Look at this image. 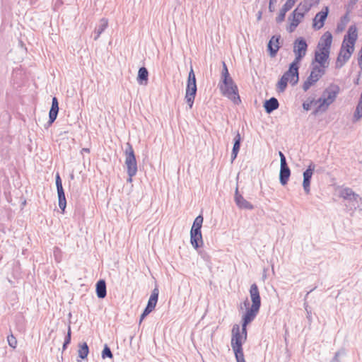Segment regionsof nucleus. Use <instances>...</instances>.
<instances>
[{
  "label": "nucleus",
  "mask_w": 362,
  "mask_h": 362,
  "mask_svg": "<svg viewBox=\"0 0 362 362\" xmlns=\"http://www.w3.org/2000/svg\"><path fill=\"white\" fill-rule=\"evenodd\" d=\"M339 87L335 84H331L323 91L322 96L315 100L314 98H308L303 103V107L308 111L313 105H317L313 112V115H316L318 112H325L329 106L334 103L338 93H339Z\"/></svg>",
  "instance_id": "f257e3e1"
},
{
  "label": "nucleus",
  "mask_w": 362,
  "mask_h": 362,
  "mask_svg": "<svg viewBox=\"0 0 362 362\" xmlns=\"http://www.w3.org/2000/svg\"><path fill=\"white\" fill-rule=\"evenodd\" d=\"M358 37L356 25L349 28L347 35L344 36L342 45L336 62V68L339 69L349 59L354 50V45Z\"/></svg>",
  "instance_id": "f03ea898"
},
{
  "label": "nucleus",
  "mask_w": 362,
  "mask_h": 362,
  "mask_svg": "<svg viewBox=\"0 0 362 362\" xmlns=\"http://www.w3.org/2000/svg\"><path fill=\"white\" fill-rule=\"evenodd\" d=\"M246 339L245 336L240 334V326L234 325L232 329L231 347L237 362H246L242 347Z\"/></svg>",
  "instance_id": "7ed1b4c3"
},
{
  "label": "nucleus",
  "mask_w": 362,
  "mask_h": 362,
  "mask_svg": "<svg viewBox=\"0 0 362 362\" xmlns=\"http://www.w3.org/2000/svg\"><path fill=\"white\" fill-rule=\"evenodd\" d=\"M339 197L347 201L346 206L350 210L354 211L357 208L362 206V197L355 193L352 189L349 187H342L339 191Z\"/></svg>",
  "instance_id": "20e7f679"
},
{
  "label": "nucleus",
  "mask_w": 362,
  "mask_h": 362,
  "mask_svg": "<svg viewBox=\"0 0 362 362\" xmlns=\"http://www.w3.org/2000/svg\"><path fill=\"white\" fill-rule=\"evenodd\" d=\"M218 86L223 95L228 98L235 103L240 102L238 87L232 78H223L221 81Z\"/></svg>",
  "instance_id": "39448f33"
},
{
  "label": "nucleus",
  "mask_w": 362,
  "mask_h": 362,
  "mask_svg": "<svg viewBox=\"0 0 362 362\" xmlns=\"http://www.w3.org/2000/svg\"><path fill=\"white\" fill-rule=\"evenodd\" d=\"M197 93L196 77L192 67L189 72L186 88L185 100L189 108L192 107Z\"/></svg>",
  "instance_id": "423d86ee"
},
{
  "label": "nucleus",
  "mask_w": 362,
  "mask_h": 362,
  "mask_svg": "<svg viewBox=\"0 0 362 362\" xmlns=\"http://www.w3.org/2000/svg\"><path fill=\"white\" fill-rule=\"evenodd\" d=\"M125 165L127 167V173L128 176L134 177L137 173V163L134 155V151L132 146L129 144H127L125 149Z\"/></svg>",
  "instance_id": "0eeeda50"
},
{
  "label": "nucleus",
  "mask_w": 362,
  "mask_h": 362,
  "mask_svg": "<svg viewBox=\"0 0 362 362\" xmlns=\"http://www.w3.org/2000/svg\"><path fill=\"white\" fill-rule=\"evenodd\" d=\"M313 68L310 76L303 85V89L307 91L313 85H314L325 74V68L318 65H312Z\"/></svg>",
  "instance_id": "6e6552de"
},
{
  "label": "nucleus",
  "mask_w": 362,
  "mask_h": 362,
  "mask_svg": "<svg viewBox=\"0 0 362 362\" xmlns=\"http://www.w3.org/2000/svg\"><path fill=\"white\" fill-rule=\"evenodd\" d=\"M308 49V44L303 37L297 38L293 42V53L295 59L293 62L300 63L305 56Z\"/></svg>",
  "instance_id": "1a4fd4ad"
},
{
  "label": "nucleus",
  "mask_w": 362,
  "mask_h": 362,
  "mask_svg": "<svg viewBox=\"0 0 362 362\" xmlns=\"http://www.w3.org/2000/svg\"><path fill=\"white\" fill-rule=\"evenodd\" d=\"M329 51H324L316 49L315 52V58L312 62V65L315 64L323 68H327L329 66Z\"/></svg>",
  "instance_id": "9d476101"
},
{
  "label": "nucleus",
  "mask_w": 362,
  "mask_h": 362,
  "mask_svg": "<svg viewBox=\"0 0 362 362\" xmlns=\"http://www.w3.org/2000/svg\"><path fill=\"white\" fill-rule=\"evenodd\" d=\"M234 201L240 209L252 210L255 208L252 203L246 200L243 196L239 193L238 187L235 191Z\"/></svg>",
  "instance_id": "9b49d317"
},
{
  "label": "nucleus",
  "mask_w": 362,
  "mask_h": 362,
  "mask_svg": "<svg viewBox=\"0 0 362 362\" xmlns=\"http://www.w3.org/2000/svg\"><path fill=\"white\" fill-rule=\"evenodd\" d=\"M298 63L293 62L289 67V69L286 71L283 76L288 78V81L294 85L298 81Z\"/></svg>",
  "instance_id": "f8f14e48"
},
{
  "label": "nucleus",
  "mask_w": 362,
  "mask_h": 362,
  "mask_svg": "<svg viewBox=\"0 0 362 362\" xmlns=\"http://www.w3.org/2000/svg\"><path fill=\"white\" fill-rule=\"evenodd\" d=\"M332 42V35L330 32L327 31L320 37L317 46V49L330 52Z\"/></svg>",
  "instance_id": "ddd939ff"
},
{
  "label": "nucleus",
  "mask_w": 362,
  "mask_h": 362,
  "mask_svg": "<svg viewBox=\"0 0 362 362\" xmlns=\"http://www.w3.org/2000/svg\"><path fill=\"white\" fill-rule=\"evenodd\" d=\"M250 296L252 300L251 306L260 308L261 298L259 296V288L256 284H253L251 285L250 288Z\"/></svg>",
  "instance_id": "4468645a"
},
{
  "label": "nucleus",
  "mask_w": 362,
  "mask_h": 362,
  "mask_svg": "<svg viewBox=\"0 0 362 362\" xmlns=\"http://www.w3.org/2000/svg\"><path fill=\"white\" fill-rule=\"evenodd\" d=\"M328 15V8L325 7V11L317 13L313 19V26L315 30H319L323 27L325 21Z\"/></svg>",
  "instance_id": "2eb2a0df"
},
{
  "label": "nucleus",
  "mask_w": 362,
  "mask_h": 362,
  "mask_svg": "<svg viewBox=\"0 0 362 362\" xmlns=\"http://www.w3.org/2000/svg\"><path fill=\"white\" fill-rule=\"evenodd\" d=\"M279 40L280 35L279 36H273L270 39L268 43V50L270 52V56L274 57L276 56L279 49Z\"/></svg>",
  "instance_id": "dca6fc26"
},
{
  "label": "nucleus",
  "mask_w": 362,
  "mask_h": 362,
  "mask_svg": "<svg viewBox=\"0 0 362 362\" xmlns=\"http://www.w3.org/2000/svg\"><path fill=\"white\" fill-rule=\"evenodd\" d=\"M259 308L251 306L248 308L245 313V314L243 316V322H244L245 325H247L250 322H251L257 315Z\"/></svg>",
  "instance_id": "f3484780"
},
{
  "label": "nucleus",
  "mask_w": 362,
  "mask_h": 362,
  "mask_svg": "<svg viewBox=\"0 0 362 362\" xmlns=\"http://www.w3.org/2000/svg\"><path fill=\"white\" fill-rule=\"evenodd\" d=\"M291 175V170L286 164L280 165V173H279V180L280 183L282 185H285L287 184L289 177Z\"/></svg>",
  "instance_id": "a211bd4d"
},
{
  "label": "nucleus",
  "mask_w": 362,
  "mask_h": 362,
  "mask_svg": "<svg viewBox=\"0 0 362 362\" xmlns=\"http://www.w3.org/2000/svg\"><path fill=\"white\" fill-rule=\"evenodd\" d=\"M292 14H293V18L291 19V22L287 28V30L289 33H293L295 30L296 27L298 25L300 22L304 17L301 14V13H298V11H293Z\"/></svg>",
  "instance_id": "6ab92c4d"
},
{
  "label": "nucleus",
  "mask_w": 362,
  "mask_h": 362,
  "mask_svg": "<svg viewBox=\"0 0 362 362\" xmlns=\"http://www.w3.org/2000/svg\"><path fill=\"white\" fill-rule=\"evenodd\" d=\"M58 112H59L58 100L56 97H54L52 98V107H51V109H50L49 113V122L50 124L53 123L54 122V120L56 119V118L57 117Z\"/></svg>",
  "instance_id": "aec40b11"
},
{
  "label": "nucleus",
  "mask_w": 362,
  "mask_h": 362,
  "mask_svg": "<svg viewBox=\"0 0 362 362\" xmlns=\"http://www.w3.org/2000/svg\"><path fill=\"white\" fill-rule=\"evenodd\" d=\"M108 25V20L107 18H101L99 21L98 25L95 29V37L94 40H97L100 35L105 31V30L107 28Z\"/></svg>",
  "instance_id": "412c9836"
},
{
  "label": "nucleus",
  "mask_w": 362,
  "mask_h": 362,
  "mask_svg": "<svg viewBox=\"0 0 362 362\" xmlns=\"http://www.w3.org/2000/svg\"><path fill=\"white\" fill-rule=\"evenodd\" d=\"M279 102L276 98H271L269 100H266L264 105L265 110L267 113H271L279 107Z\"/></svg>",
  "instance_id": "4be33fe9"
},
{
  "label": "nucleus",
  "mask_w": 362,
  "mask_h": 362,
  "mask_svg": "<svg viewBox=\"0 0 362 362\" xmlns=\"http://www.w3.org/2000/svg\"><path fill=\"white\" fill-rule=\"evenodd\" d=\"M148 72L145 67L139 69L137 81L140 85H146L148 83Z\"/></svg>",
  "instance_id": "5701e85b"
},
{
  "label": "nucleus",
  "mask_w": 362,
  "mask_h": 362,
  "mask_svg": "<svg viewBox=\"0 0 362 362\" xmlns=\"http://www.w3.org/2000/svg\"><path fill=\"white\" fill-rule=\"evenodd\" d=\"M96 293L99 298H104L106 296V284L104 280H100L97 282Z\"/></svg>",
  "instance_id": "b1692460"
},
{
  "label": "nucleus",
  "mask_w": 362,
  "mask_h": 362,
  "mask_svg": "<svg viewBox=\"0 0 362 362\" xmlns=\"http://www.w3.org/2000/svg\"><path fill=\"white\" fill-rule=\"evenodd\" d=\"M158 298V289L157 288H155L152 293L148 299L147 306L150 308L151 310H154Z\"/></svg>",
  "instance_id": "393cba45"
},
{
  "label": "nucleus",
  "mask_w": 362,
  "mask_h": 362,
  "mask_svg": "<svg viewBox=\"0 0 362 362\" xmlns=\"http://www.w3.org/2000/svg\"><path fill=\"white\" fill-rule=\"evenodd\" d=\"M234 145H233V150H232V153H231V159H232V161H233L236 157H237V155L238 153V151H239V149H240V135L239 133H238L234 139Z\"/></svg>",
  "instance_id": "a878e982"
},
{
  "label": "nucleus",
  "mask_w": 362,
  "mask_h": 362,
  "mask_svg": "<svg viewBox=\"0 0 362 362\" xmlns=\"http://www.w3.org/2000/svg\"><path fill=\"white\" fill-rule=\"evenodd\" d=\"M190 242L192 246L197 249L203 244L202 235L190 234Z\"/></svg>",
  "instance_id": "bb28decb"
},
{
  "label": "nucleus",
  "mask_w": 362,
  "mask_h": 362,
  "mask_svg": "<svg viewBox=\"0 0 362 362\" xmlns=\"http://www.w3.org/2000/svg\"><path fill=\"white\" fill-rule=\"evenodd\" d=\"M88 352H89L88 346L86 342H84L83 344H82L79 346L78 354V356L81 358H82V359L86 358L88 354Z\"/></svg>",
  "instance_id": "cd10ccee"
},
{
  "label": "nucleus",
  "mask_w": 362,
  "mask_h": 362,
  "mask_svg": "<svg viewBox=\"0 0 362 362\" xmlns=\"http://www.w3.org/2000/svg\"><path fill=\"white\" fill-rule=\"evenodd\" d=\"M315 165L313 163H311L308 169L303 173V179H307L310 180L313 176V174L315 171Z\"/></svg>",
  "instance_id": "c85d7f7f"
},
{
  "label": "nucleus",
  "mask_w": 362,
  "mask_h": 362,
  "mask_svg": "<svg viewBox=\"0 0 362 362\" xmlns=\"http://www.w3.org/2000/svg\"><path fill=\"white\" fill-rule=\"evenodd\" d=\"M288 82H289L288 78H286V76H282L277 83L279 91L284 92L287 86Z\"/></svg>",
  "instance_id": "c756f323"
},
{
  "label": "nucleus",
  "mask_w": 362,
  "mask_h": 362,
  "mask_svg": "<svg viewBox=\"0 0 362 362\" xmlns=\"http://www.w3.org/2000/svg\"><path fill=\"white\" fill-rule=\"evenodd\" d=\"M310 6L307 3L300 4L294 11H298V13L304 16V14L310 10Z\"/></svg>",
  "instance_id": "7c9ffc66"
},
{
  "label": "nucleus",
  "mask_w": 362,
  "mask_h": 362,
  "mask_svg": "<svg viewBox=\"0 0 362 362\" xmlns=\"http://www.w3.org/2000/svg\"><path fill=\"white\" fill-rule=\"evenodd\" d=\"M289 9H287L285 6H283L281 9L280 10L279 16L276 17V22L281 23L284 21L285 16L287 11H288Z\"/></svg>",
  "instance_id": "2f4dec72"
},
{
  "label": "nucleus",
  "mask_w": 362,
  "mask_h": 362,
  "mask_svg": "<svg viewBox=\"0 0 362 362\" xmlns=\"http://www.w3.org/2000/svg\"><path fill=\"white\" fill-rule=\"evenodd\" d=\"M112 356H112L110 349L107 345H105L104 347V349L102 352V358H105L106 357H108L110 358H112Z\"/></svg>",
  "instance_id": "473e14b6"
},
{
  "label": "nucleus",
  "mask_w": 362,
  "mask_h": 362,
  "mask_svg": "<svg viewBox=\"0 0 362 362\" xmlns=\"http://www.w3.org/2000/svg\"><path fill=\"white\" fill-rule=\"evenodd\" d=\"M230 78L231 77L230 76V74L228 73V70L226 66V64L223 62V70H222V73H221V80H223V78Z\"/></svg>",
  "instance_id": "72a5a7b5"
},
{
  "label": "nucleus",
  "mask_w": 362,
  "mask_h": 362,
  "mask_svg": "<svg viewBox=\"0 0 362 362\" xmlns=\"http://www.w3.org/2000/svg\"><path fill=\"white\" fill-rule=\"evenodd\" d=\"M71 327L69 326L68 327V332H67V334L65 337V340H64V344H63V349H66V346L68 344H69L70 341H71Z\"/></svg>",
  "instance_id": "f704fd0d"
},
{
  "label": "nucleus",
  "mask_w": 362,
  "mask_h": 362,
  "mask_svg": "<svg viewBox=\"0 0 362 362\" xmlns=\"http://www.w3.org/2000/svg\"><path fill=\"white\" fill-rule=\"evenodd\" d=\"M7 341L11 347H12V348L16 347L17 340L13 334L8 336Z\"/></svg>",
  "instance_id": "c9c22d12"
},
{
  "label": "nucleus",
  "mask_w": 362,
  "mask_h": 362,
  "mask_svg": "<svg viewBox=\"0 0 362 362\" xmlns=\"http://www.w3.org/2000/svg\"><path fill=\"white\" fill-rule=\"evenodd\" d=\"M358 0H349L346 5V13H349L353 9L354 6L356 4Z\"/></svg>",
  "instance_id": "e433bc0d"
},
{
  "label": "nucleus",
  "mask_w": 362,
  "mask_h": 362,
  "mask_svg": "<svg viewBox=\"0 0 362 362\" xmlns=\"http://www.w3.org/2000/svg\"><path fill=\"white\" fill-rule=\"evenodd\" d=\"M310 180H307V179H303V187L304 191L306 194L310 193Z\"/></svg>",
  "instance_id": "4c0bfd02"
},
{
  "label": "nucleus",
  "mask_w": 362,
  "mask_h": 362,
  "mask_svg": "<svg viewBox=\"0 0 362 362\" xmlns=\"http://www.w3.org/2000/svg\"><path fill=\"white\" fill-rule=\"evenodd\" d=\"M58 200H59V208L63 211H64L66 206V197H58Z\"/></svg>",
  "instance_id": "58836bf2"
},
{
  "label": "nucleus",
  "mask_w": 362,
  "mask_h": 362,
  "mask_svg": "<svg viewBox=\"0 0 362 362\" xmlns=\"http://www.w3.org/2000/svg\"><path fill=\"white\" fill-rule=\"evenodd\" d=\"M296 1L297 0H287L284 6L290 10L294 6Z\"/></svg>",
  "instance_id": "ea45409f"
},
{
  "label": "nucleus",
  "mask_w": 362,
  "mask_h": 362,
  "mask_svg": "<svg viewBox=\"0 0 362 362\" xmlns=\"http://www.w3.org/2000/svg\"><path fill=\"white\" fill-rule=\"evenodd\" d=\"M341 354H344V351H339L336 352L335 355H334V358H332V360L331 361V362H341L339 357Z\"/></svg>",
  "instance_id": "a19ab883"
},
{
  "label": "nucleus",
  "mask_w": 362,
  "mask_h": 362,
  "mask_svg": "<svg viewBox=\"0 0 362 362\" xmlns=\"http://www.w3.org/2000/svg\"><path fill=\"white\" fill-rule=\"evenodd\" d=\"M56 186H57V189H59L60 187L63 188L62 180L60 178L59 173H57L56 175Z\"/></svg>",
  "instance_id": "79ce46f5"
},
{
  "label": "nucleus",
  "mask_w": 362,
  "mask_h": 362,
  "mask_svg": "<svg viewBox=\"0 0 362 362\" xmlns=\"http://www.w3.org/2000/svg\"><path fill=\"white\" fill-rule=\"evenodd\" d=\"M279 155L280 157V165L286 164V157L284 156V153L281 151L279 152Z\"/></svg>",
  "instance_id": "37998d69"
},
{
  "label": "nucleus",
  "mask_w": 362,
  "mask_h": 362,
  "mask_svg": "<svg viewBox=\"0 0 362 362\" xmlns=\"http://www.w3.org/2000/svg\"><path fill=\"white\" fill-rule=\"evenodd\" d=\"M203 221H204L203 216L202 215H199L194 221V223H197L198 225L201 224L202 226Z\"/></svg>",
  "instance_id": "c03bdc74"
},
{
  "label": "nucleus",
  "mask_w": 362,
  "mask_h": 362,
  "mask_svg": "<svg viewBox=\"0 0 362 362\" xmlns=\"http://www.w3.org/2000/svg\"><path fill=\"white\" fill-rule=\"evenodd\" d=\"M246 327H247V325H244V322H243L242 330L240 331V334L245 336V338L247 339V329H246Z\"/></svg>",
  "instance_id": "a18cd8bd"
},
{
  "label": "nucleus",
  "mask_w": 362,
  "mask_h": 362,
  "mask_svg": "<svg viewBox=\"0 0 362 362\" xmlns=\"http://www.w3.org/2000/svg\"><path fill=\"white\" fill-rule=\"evenodd\" d=\"M190 234L202 235L201 229L191 228Z\"/></svg>",
  "instance_id": "49530a36"
},
{
  "label": "nucleus",
  "mask_w": 362,
  "mask_h": 362,
  "mask_svg": "<svg viewBox=\"0 0 362 362\" xmlns=\"http://www.w3.org/2000/svg\"><path fill=\"white\" fill-rule=\"evenodd\" d=\"M57 189L58 197H65L63 188L60 187L59 189Z\"/></svg>",
  "instance_id": "de8ad7c7"
},
{
  "label": "nucleus",
  "mask_w": 362,
  "mask_h": 362,
  "mask_svg": "<svg viewBox=\"0 0 362 362\" xmlns=\"http://www.w3.org/2000/svg\"><path fill=\"white\" fill-rule=\"evenodd\" d=\"M152 311H153V310H151L150 308L146 306L145 310H144V311L143 313H144V315H148Z\"/></svg>",
  "instance_id": "09e8293b"
},
{
  "label": "nucleus",
  "mask_w": 362,
  "mask_h": 362,
  "mask_svg": "<svg viewBox=\"0 0 362 362\" xmlns=\"http://www.w3.org/2000/svg\"><path fill=\"white\" fill-rule=\"evenodd\" d=\"M192 228L201 229L202 228V225L201 224L198 225L197 223H193Z\"/></svg>",
  "instance_id": "8fccbe9b"
},
{
  "label": "nucleus",
  "mask_w": 362,
  "mask_h": 362,
  "mask_svg": "<svg viewBox=\"0 0 362 362\" xmlns=\"http://www.w3.org/2000/svg\"><path fill=\"white\" fill-rule=\"evenodd\" d=\"M83 152L89 153V152H90V149H89V148H82V150H81V153H83Z\"/></svg>",
  "instance_id": "3c124183"
},
{
  "label": "nucleus",
  "mask_w": 362,
  "mask_h": 362,
  "mask_svg": "<svg viewBox=\"0 0 362 362\" xmlns=\"http://www.w3.org/2000/svg\"><path fill=\"white\" fill-rule=\"evenodd\" d=\"M358 64L362 70V57H360L358 59Z\"/></svg>",
  "instance_id": "603ef678"
},
{
  "label": "nucleus",
  "mask_w": 362,
  "mask_h": 362,
  "mask_svg": "<svg viewBox=\"0 0 362 362\" xmlns=\"http://www.w3.org/2000/svg\"><path fill=\"white\" fill-rule=\"evenodd\" d=\"M147 316V315H144V313H143L141 315V317H140V323L141 322V321Z\"/></svg>",
  "instance_id": "864d4df0"
},
{
  "label": "nucleus",
  "mask_w": 362,
  "mask_h": 362,
  "mask_svg": "<svg viewBox=\"0 0 362 362\" xmlns=\"http://www.w3.org/2000/svg\"><path fill=\"white\" fill-rule=\"evenodd\" d=\"M147 316V315H144V313H143L141 315V317H140V323L141 322V321Z\"/></svg>",
  "instance_id": "5fc2aeb1"
},
{
  "label": "nucleus",
  "mask_w": 362,
  "mask_h": 362,
  "mask_svg": "<svg viewBox=\"0 0 362 362\" xmlns=\"http://www.w3.org/2000/svg\"><path fill=\"white\" fill-rule=\"evenodd\" d=\"M348 14H349V13H346V15L344 16V21H347L349 20L348 16H348Z\"/></svg>",
  "instance_id": "6e6d98bb"
},
{
  "label": "nucleus",
  "mask_w": 362,
  "mask_h": 362,
  "mask_svg": "<svg viewBox=\"0 0 362 362\" xmlns=\"http://www.w3.org/2000/svg\"><path fill=\"white\" fill-rule=\"evenodd\" d=\"M132 177H129V178L127 179V182H131L132 181Z\"/></svg>",
  "instance_id": "4d7b16f0"
},
{
  "label": "nucleus",
  "mask_w": 362,
  "mask_h": 362,
  "mask_svg": "<svg viewBox=\"0 0 362 362\" xmlns=\"http://www.w3.org/2000/svg\"><path fill=\"white\" fill-rule=\"evenodd\" d=\"M305 310H308V308H305ZM307 313H308V316H309V315H310L309 312H308V311H307Z\"/></svg>",
  "instance_id": "13d9d810"
},
{
  "label": "nucleus",
  "mask_w": 362,
  "mask_h": 362,
  "mask_svg": "<svg viewBox=\"0 0 362 362\" xmlns=\"http://www.w3.org/2000/svg\"><path fill=\"white\" fill-rule=\"evenodd\" d=\"M261 18V13H259V15H258V19H260Z\"/></svg>",
  "instance_id": "bf43d9fd"
},
{
  "label": "nucleus",
  "mask_w": 362,
  "mask_h": 362,
  "mask_svg": "<svg viewBox=\"0 0 362 362\" xmlns=\"http://www.w3.org/2000/svg\"><path fill=\"white\" fill-rule=\"evenodd\" d=\"M245 305H248V303H247V300L245 302Z\"/></svg>",
  "instance_id": "052dcab7"
},
{
  "label": "nucleus",
  "mask_w": 362,
  "mask_h": 362,
  "mask_svg": "<svg viewBox=\"0 0 362 362\" xmlns=\"http://www.w3.org/2000/svg\"><path fill=\"white\" fill-rule=\"evenodd\" d=\"M272 3H274V1L270 0V4H271Z\"/></svg>",
  "instance_id": "680f3d73"
},
{
  "label": "nucleus",
  "mask_w": 362,
  "mask_h": 362,
  "mask_svg": "<svg viewBox=\"0 0 362 362\" xmlns=\"http://www.w3.org/2000/svg\"><path fill=\"white\" fill-rule=\"evenodd\" d=\"M272 3H274V1L270 0V4H271Z\"/></svg>",
  "instance_id": "e2e57ef3"
}]
</instances>
